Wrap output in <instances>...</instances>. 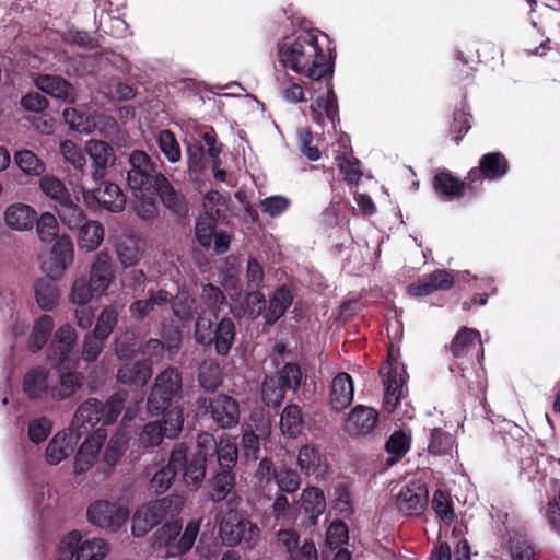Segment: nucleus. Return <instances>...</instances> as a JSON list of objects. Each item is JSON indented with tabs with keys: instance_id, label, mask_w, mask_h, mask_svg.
<instances>
[{
	"instance_id": "nucleus-45",
	"label": "nucleus",
	"mask_w": 560,
	"mask_h": 560,
	"mask_svg": "<svg viewBox=\"0 0 560 560\" xmlns=\"http://www.w3.org/2000/svg\"><path fill=\"white\" fill-rule=\"evenodd\" d=\"M40 190L58 205L67 202L71 194L66 185L55 175H45L39 180Z\"/></svg>"
},
{
	"instance_id": "nucleus-62",
	"label": "nucleus",
	"mask_w": 560,
	"mask_h": 560,
	"mask_svg": "<svg viewBox=\"0 0 560 560\" xmlns=\"http://www.w3.org/2000/svg\"><path fill=\"white\" fill-rule=\"evenodd\" d=\"M199 383L208 390H215L221 384V369L217 363H203L199 370Z\"/></svg>"
},
{
	"instance_id": "nucleus-27",
	"label": "nucleus",
	"mask_w": 560,
	"mask_h": 560,
	"mask_svg": "<svg viewBox=\"0 0 560 560\" xmlns=\"http://www.w3.org/2000/svg\"><path fill=\"white\" fill-rule=\"evenodd\" d=\"M184 463V453L180 448H173L168 463L159 469L150 480V488L156 493L165 492L172 485L179 465Z\"/></svg>"
},
{
	"instance_id": "nucleus-49",
	"label": "nucleus",
	"mask_w": 560,
	"mask_h": 560,
	"mask_svg": "<svg viewBox=\"0 0 560 560\" xmlns=\"http://www.w3.org/2000/svg\"><path fill=\"white\" fill-rule=\"evenodd\" d=\"M36 231L38 237L44 243H50L57 240L59 235V224L55 214L44 212L36 219Z\"/></svg>"
},
{
	"instance_id": "nucleus-15",
	"label": "nucleus",
	"mask_w": 560,
	"mask_h": 560,
	"mask_svg": "<svg viewBox=\"0 0 560 560\" xmlns=\"http://www.w3.org/2000/svg\"><path fill=\"white\" fill-rule=\"evenodd\" d=\"M429 501L427 485L421 480H411L397 494V506L407 515L421 514Z\"/></svg>"
},
{
	"instance_id": "nucleus-20",
	"label": "nucleus",
	"mask_w": 560,
	"mask_h": 560,
	"mask_svg": "<svg viewBox=\"0 0 560 560\" xmlns=\"http://www.w3.org/2000/svg\"><path fill=\"white\" fill-rule=\"evenodd\" d=\"M82 432H73L71 429L69 432L61 431L54 435L49 441L46 452L45 459L49 465H58L70 456L73 452L77 440L81 436Z\"/></svg>"
},
{
	"instance_id": "nucleus-26",
	"label": "nucleus",
	"mask_w": 560,
	"mask_h": 560,
	"mask_svg": "<svg viewBox=\"0 0 560 560\" xmlns=\"http://www.w3.org/2000/svg\"><path fill=\"white\" fill-rule=\"evenodd\" d=\"M380 373L384 377L385 397L384 407L388 412L394 411L404 394V376L397 369L388 365L381 368Z\"/></svg>"
},
{
	"instance_id": "nucleus-51",
	"label": "nucleus",
	"mask_w": 560,
	"mask_h": 560,
	"mask_svg": "<svg viewBox=\"0 0 560 560\" xmlns=\"http://www.w3.org/2000/svg\"><path fill=\"white\" fill-rule=\"evenodd\" d=\"M292 303V295L290 291L285 288H280L277 290L273 294V296L270 300L269 308L267 313V320L269 323L277 322L280 317L283 316L287 308Z\"/></svg>"
},
{
	"instance_id": "nucleus-52",
	"label": "nucleus",
	"mask_w": 560,
	"mask_h": 560,
	"mask_svg": "<svg viewBox=\"0 0 560 560\" xmlns=\"http://www.w3.org/2000/svg\"><path fill=\"white\" fill-rule=\"evenodd\" d=\"M466 186L468 185L448 173H440L434 177L435 189L450 198L462 196Z\"/></svg>"
},
{
	"instance_id": "nucleus-54",
	"label": "nucleus",
	"mask_w": 560,
	"mask_h": 560,
	"mask_svg": "<svg viewBox=\"0 0 560 560\" xmlns=\"http://www.w3.org/2000/svg\"><path fill=\"white\" fill-rule=\"evenodd\" d=\"M118 310L114 306H106L97 317L93 334L106 339L114 330L118 322Z\"/></svg>"
},
{
	"instance_id": "nucleus-23",
	"label": "nucleus",
	"mask_w": 560,
	"mask_h": 560,
	"mask_svg": "<svg viewBox=\"0 0 560 560\" xmlns=\"http://www.w3.org/2000/svg\"><path fill=\"white\" fill-rule=\"evenodd\" d=\"M174 448H180L184 453V463L179 465L184 485L190 490H198L206 476V462L201 456L187 453L184 444H177Z\"/></svg>"
},
{
	"instance_id": "nucleus-19",
	"label": "nucleus",
	"mask_w": 560,
	"mask_h": 560,
	"mask_svg": "<svg viewBox=\"0 0 560 560\" xmlns=\"http://www.w3.org/2000/svg\"><path fill=\"white\" fill-rule=\"evenodd\" d=\"M454 284L452 273L445 269H438L432 273L422 277L408 288V294L411 296H425L439 290H448Z\"/></svg>"
},
{
	"instance_id": "nucleus-57",
	"label": "nucleus",
	"mask_w": 560,
	"mask_h": 560,
	"mask_svg": "<svg viewBox=\"0 0 560 560\" xmlns=\"http://www.w3.org/2000/svg\"><path fill=\"white\" fill-rule=\"evenodd\" d=\"M233 480L234 477L231 470L222 469L217 474L210 491V499L214 502L224 500L233 487Z\"/></svg>"
},
{
	"instance_id": "nucleus-9",
	"label": "nucleus",
	"mask_w": 560,
	"mask_h": 560,
	"mask_svg": "<svg viewBox=\"0 0 560 560\" xmlns=\"http://www.w3.org/2000/svg\"><path fill=\"white\" fill-rule=\"evenodd\" d=\"M183 412L179 409L167 411L163 420L148 422L139 432L138 442L143 447L159 446L164 438L175 439L182 431Z\"/></svg>"
},
{
	"instance_id": "nucleus-37",
	"label": "nucleus",
	"mask_w": 560,
	"mask_h": 560,
	"mask_svg": "<svg viewBox=\"0 0 560 560\" xmlns=\"http://www.w3.org/2000/svg\"><path fill=\"white\" fill-rule=\"evenodd\" d=\"M301 505L308 515L311 525L317 524V518L326 510L324 492L316 487H307L301 493Z\"/></svg>"
},
{
	"instance_id": "nucleus-63",
	"label": "nucleus",
	"mask_w": 560,
	"mask_h": 560,
	"mask_svg": "<svg viewBox=\"0 0 560 560\" xmlns=\"http://www.w3.org/2000/svg\"><path fill=\"white\" fill-rule=\"evenodd\" d=\"M63 119L69 127L78 132L89 133L92 131L93 124L88 117L79 113L75 108H66L62 113Z\"/></svg>"
},
{
	"instance_id": "nucleus-53",
	"label": "nucleus",
	"mask_w": 560,
	"mask_h": 560,
	"mask_svg": "<svg viewBox=\"0 0 560 560\" xmlns=\"http://www.w3.org/2000/svg\"><path fill=\"white\" fill-rule=\"evenodd\" d=\"M158 144L170 163H177L182 158L180 145L175 135L170 130H162L158 135Z\"/></svg>"
},
{
	"instance_id": "nucleus-40",
	"label": "nucleus",
	"mask_w": 560,
	"mask_h": 560,
	"mask_svg": "<svg viewBox=\"0 0 560 560\" xmlns=\"http://www.w3.org/2000/svg\"><path fill=\"white\" fill-rule=\"evenodd\" d=\"M35 299L42 310L50 311L59 304L60 291L51 279H39L35 283Z\"/></svg>"
},
{
	"instance_id": "nucleus-44",
	"label": "nucleus",
	"mask_w": 560,
	"mask_h": 560,
	"mask_svg": "<svg viewBox=\"0 0 560 560\" xmlns=\"http://www.w3.org/2000/svg\"><path fill=\"white\" fill-rule=\"evenodd\" d=\"M58 206V217L68 229L78 230L86 221L84 211L73 201L72 197Z\"/></svg>"
},
{
	"instance_id": "nucleus-50",
	"label": "nucleus",
	"mask_w": 560,
	"mask_h": 560,
	"mask_svg": "<svg viewBox=\"0 0 560 560\" xmlns=\"http://www.w3.org/2000/svg\"><path fill=\"white\" fill-rule=\"evenodd\" d=\"M94 298H96V292L84 277L77 278L72 282L68 296L70 303L83 306L89 304Z\"/></svg>"
},
{
	"instance_id": "nucleus-32",
	"label": "nucleus",
	"mask_w": 560,
	"mask_h": 560,
	"mask_svg": "<svg viewBox=\"0 0 560 560\" xmlns=\"http://www.w3.org/2000/svg\"><path fill=\"white\" fill-rule=\"evenodd\" d=\"M310 110L314 121L319 125L324 124L325 117L331 122L335 121L338 116V104L332 85L329 82H326L325 94L316 98L315 103L310 106Z\"/></svg>"
},
{
	"instance_id": "nucleus-30",
	"label": "nucleus",
	"mask_w": 560,
	"mask_h": 560,
	"mask_svg": "<svg viewBox=\"0 0 560 560\" xmlns=\"http://www.w3.org/2000/svg\"><path fill=\"white\" fill-rule=\"evenodd\" d=\"M105 230L101 222L86 220L79 229L77 235L78 248L84 253L95 252L104 241Z\"/></svg>"
},
{
	"instance_id": "nucleus-60",
	"label": "nucleus",
	"mask_w": 560,
	"mask_h": 560,
	"mask_svg": "<svg viewBox=\"0 0 560 560\" xmlns=\"http://www.w3.org/2000/svg\"><path fill=\"white\" fill-rule=\"evenodd\" d=\"M432 508L445 524H451L454 521V510L450 500V495L446 492L442 490H436L434 492L432 499Z\"/></svg>"
},
{
	"instance_id": "nucleus-8",
	"label": "nucleus",
	"mask_w": 560,
	"mask_h": 560,
	"mask_svg": "<svg viewBox=\"0 0 560 560\" xmlns=\"http://www.w3.org/2000/svg\"><path fill=\"white\" fill-rule=\"evenodd\" d=\"M127 506L108 500H97L90 504L86 517L90 524L108 533L118 532L129 520Z\"/></svg>"
},
{
	"instance_id": "nucleus-17",
	"label": "nucleus",
	"mask_w": 560,
	"mask_h": 560,
	"mask_svg": "<svg viewBox=\"0 0 560 560\" xmlns=\"http://www.w3.org/2000/svg\"><path fill=\"white\" fill-rule=\"evenodd\" d=\"M114 280L112 258L107 252L102 250L96 254L90 268L89 282L96 292V299L106 294Z\"/></svg>"
},
{
	"instance_id": "nucleus-39",
	"label": "nucleus",
	"mask_w": 560,
	"mask_h": 560,
	"mask_svg": "<svg viewBox=\"0 0 560 560\" xmlns=\"http://www.w3.org/2000/svg\"><path fill=\"white\" fill-rule=\"evenodd\" d=\"M75 548L77 560H103L110 550L108 542L103 538L81 539Z\"/></svg>"
},
{
	"instance_id": "nucleus-2",
	"label": "nucleus",
	"mask_w": 560,
	"mask_h": 560,
	"mask_svg": "<svg viewBox=\"0 0 560 560\" xmlns=\"http://www.w3.org/2000/svg\"><path fill=\"white\" fill-rule=\"evenodd\" d=\"M201 301L208 310H203L197 318L195 338L201 345H214L217 353L225 355L235 339V326L232 319L222 318L215 323L220 306L225 304V296L218 287L206 284L202 288Z\"/></svg>"
},
{
	"instance_id": "nucleus-56",
	"label": "nucleus",
	"mask_w": 560,
	"mask_h": 560,
	"mask_svg": "<svg viewBox=\"0 0 560 560\" xmlns=\"http://www.w3.org/2000/svg\"><path fill=\"white\" fill-rule=\"evenodd\" d=\"M409 447L410 439L405 432L397 431L393 433L386 443V450L392 455V457L388 458V464L392 465L396 463L408 452Z\"/></svg>"
},
{
	"instance_id": "nucleus-34",
	"label": "nucleus",
	"mask_w": 560,
	"mask_h": 560,
	"mask_svg": "<svg viewBox=\"0 0 560 560\" xmlns=\"http://www.w3.org/2000/svg\"><path fill=\"white\" fill-rule=\"evenodd\" d=\"M51 387L48 382V371L44 368L32 369L24 376L23 389L31 399L50 396Z\"/></svg>"
},
{
	"instance_id": "nucleus-25",
	"label": "nucleus",
	"mask_w": 560,
	"mask_h": 560,
	"mask_svg": "<svg viewBox=\"0 0 560 560\" xmlns=\"http://www.w3.org/2000/svg\"><path fill=\"white\" fill-rule=\"evenodd\" d=\"M296 464L302 474L314 476L316 479L324 478L328 472L326 459L318 448L311 444H305L299 450Z\"/></svg>"
},
{
	"instance_id": "nucleus-59",
	"label": "nucleus",
	"mask_w": 560,
	"mask_h": 560,
	"mask_svg": "<svg viewBox=\"0 0 560 560\" xmlns=\"http://www.w3.org/2000/svg\"><path fill=\"white\" fill-rule=\"evenodd\" d=\"M273 476L280 490L284 492L293 493L301 486L300 477L292 468L281 466L273 471Z\"/></svg>"
},
{
	"instance_id": "nucleus-42",
	"label": "nucleus",
	"mask_w": 560,
	"mask_h": 560,
	"mask_svg": "<svg viewBox=\"0 0 560 560\" xmlns=\"http://www.w3.org/2000/svg\"><path fill=\"white\" fill-rule=\"evenodd\" d=\"M301 409L296 405L287 406L280 417V430L288 438H296L303 430Z\"/></svg>"
},
{
	"instance_id": "nucleus-29",
	"label": "nucleus",
	"mask_w": 560,
	"mask_h": 560,
	"mask_svg": "<svg viewBox=\"0 0 560 560\" xmlns=\"http://www.w3.org/2000/svg\"><path fill=\"white\" fill-rule=\"evenodd\" d=\"M353 400V381L348 373L337 374L332 382L329 394V401L336 411L349 407Z\"/></svg>"
},
{
	"instance_id": "nucleus-10",
	"label": "nucleus",
	"mask_w": 560,
	"mask_h": 560,
	"mask_svg": "<svg viewBox=\"0 0 560 560\" xmlns=\"http://www.w3.org/2000/svg\"><path fill=\"white\" fill-rule=\"evenodd\" d=\"M74 246L69 235H60L50 248L48 256L42 261V271L51 280H59L72 265Z\"/></svg>"
},
{
	"instance_id": "nucleus-22",
	"label": "nucleus",
	"mask_w": 560,
	"mask_h": 560,
	"mask_svg": "<svg viewBox=\"0 0 560 560\" xmlns=\"http://www.w3.org/2000/svg\"><path fill=\"white\" fill-rule=\"evenodd\" d=\"M85 152L93 162V178L100 180L105 175V170L112 167L115 163L114 149L105 141L89 140L84 147Z\"/></svg>"
},
{
	"instance_id": "nucleus-46",
	"label": "nucleus",
	"mask_w": 560,
	"mask_h": 560,
	"mask_svg": "<svg viewBox=\"0 0 560 560\" xmlns=\"http://www.w3.org/2000/svg\"><path fill=\"white\" fill-rule=\"evenodd\" d=\"M218 455V463L221 469L231 470L238 458L237 443L232 436H223L218 442V448L215 451Z\"/></svg>"
},
{
	"instance_id": "nucleus-48",
	"label": "nucleus",
	"mask_w": 560,
	"mask_h": 560,
	"mask_svg": "<svg viewBox=\"0 0 560 560\" xmlns=\"http://www.w3.org/2000/svg\"><path fill=\"white\" fill-rule=\"evenodd\" d=\"M14 161L20 170L28 175L39 176L46 170L44 162L30 150L18 151L14 154Z\"/></svg>"
},
{
	"instance_id": "nucleus-61",
	"label": "nucleus",
	"mask_w": 560,
	"mask_h": 560,
	"mask_svg": "<svg viewBox=\"0 0 560 560\" xmlns=\"http://www.w3.org/2000/svg\"><path fill=\"white\" fill-rule=\"evenodd\" d=\"M127 440V433L124 431H118L110 438L104 453V459L108 465L113 466L119 460L124 454Z\"/></svg>"
},
{
	"instance_id": "nucleus-41",
	"label": "nucleus",
	"mask_w": 560,
	"mask_h": 560,
	"mask_svg": "<svg viewBox=\"0 0 560 560\" xmlns=\"http://www.w3.org/2000/svg\"><path fill=\"white\" fill-rule=\"evenodd\" d=\"M116 255L125 268L136 265L141 258L140 241L133 236L121 237L116 246Z\"/></svg>"
},
{
	"instance_id": "nucleus-3",
	"label": "nucleus",
	"mask_w": 560,
	"mask_h": 560,
	"mask_svg": "<svg viewBox=\"0 0 560 560\" xmlns=\"http://www.w3.org/2000/svg\"><path fill=\"white\" fill-rule=\"evenodd\" d=\"M199 529L200 521L188 523L183 533L178 523H167L151 536V547L163 559L183 556L191 549Z\"/></svg>"
},
{
	"instance_id": "nucleus-43",
	"label": "nucleus",
	"mask_w": 560,
	"mask_h": 560,
	"mask_svg": "<svg viewBox=\"0 0 560 560\" xmlns=\"http://www.w3.org/2000/svg\"><path fill=\"white\" fill-rule=\"evenodd\" d=\"M480 343L479 331L472 328H463L453 338L450 349L454 357L463 358L468 354L469 350Z\"/></svg>"
},
{
	"instance_id": "nucleus-36",
	"label": "nucleus",
	"mask_w": 560,
	"mask_h": 560,
	"mask_svg": "<svg viewBox=\"0 0 560 560\" xmlns=\"http://www.w3.org/2000/svg\"><path fill=\"white\" fill-rule=\"evenodd\" d=\"M101 421L103 422L102 402L92 398L84 401L77 409L70 429L77 433L81 432V427H84L85 424L94 427Z\"/></svg>"
},
{
	"instance_id": "nucleus-18",
	"label": "nucleus",
	"mask_w": 560,
	"mask_h": 560,
	"mask_svg": "<svg viewBox=\"0 0 560 560\" xmlns=\"http://www.w3.org/2000/svg\"><path fill=\"white\" fill-rule=\"evenodd\" d=\"M106 438V431L97 429L81 444L74 457L77 474L85 472L94 465Z\"/></svg>"
},
{
	"instance_id": "nucleus-12",
	"label": "nucleus",
	"mask_w": 560,
	"mask_h": 560,
	"mask_svg": "<svg viewBox=\"0 0 560 560\" xmlns=\"http://www.w3.org/2000/svg\"><path fill=\"white\" fill-rule=\"evenodd\" d=\"M198 408L211 409L213 421L223 429L235 427L240 422V407L237 401L226 395H220L212 401L202 397L197 400Z\"/></svg>"
},
{
	"instance_id": "nucleus-6",
	"label": "nucleus",
	"mask_w": 560,
	"mask_h": 560,
	"mask_svg": "<svg viewBox=\"0 0 560 560\" xmlns=\"http://www.w3.org/2000/svg\"><path fill=\"white\" fill-rule=\"evenodd\" d=\"M219 535L225 546L243 545L247 549H253L260 539V529L231 509L219 520Z\"/></svg>"
},
{
	"instance_id": "nucleus-11",
	"label": "nucleus",
	"mask_w": 560,
	"mask_h": 560,
	"mask_svg": "<svg viewBox=\"0 0 560 560\" xmlns=\"http://www.w3.org/2000/svg\"><path fill=\"white\" fill-rule=\"evenodd\" d=\"M77 339L78 336L74 328L68 323L62 324L56 330L48 348V360L54 368H74L75 360L72 358V350Z\"/></svg>"
},
{
	"instance_id": "nucleus-31",
	"label": "nucleus",
	"mask_w": 560,
	"mask_h": 560,
	"mask_svg": "<svg viewBox=\"0 0 560 560\" xmlns=\"http://www.w3.org/2000/svg\"><path fill=\"white\" fill-rule=\"evenodd\" d=\"M152 376V365L148 360L126 364L117 372V381L125 385L142 388Z\"/></svg>"
},
{
	"instance_id": "nucleus-33",
	"label": "nucleus",
	"mask_w": 560,
	"mask_h": 560,
	"mask_svg": "<svg viewBox=\"0 0 560 560\" xmlns=\"http://www.w3.org/2000/svg\"><path fill=\"white\" fill-rule=\"evenodd\" d=\"M56 369H59V383L51 387L50 397L58 400L69 398L82 386L83 375L70 371L71 368L57 366Z\"/></svg>"
},
{
	"instance_id": "nucleus-1",
	"label": "nucleus",
	"mask_w": 560,
	"mask_h": 560,
	"mask_svg": "<svg viewBox=\"0 0 560 560\" xmlns=\"http://www.w3.org/2000/svg\"><path fill=\"white\" fill-rule=\"evenodd\" d=\"M326 35L319 30H300L283 38L278 46L280 63L313 81L325 80L332 73V62L325 48Z\"/></svg>"
},
{
	"instance_id": "nucleus-4",
	"label": "nucleus",
	"mask_w": 560,
	"mask_h": 560,
	"mask_svg": "<svg viewBox=\"0 0 560 560\" xmlns=\"http://www.w3.org/2000/svg\"><path fill=\"white\" fill-rule=\"evenodd\" d=\"M184 505L182 497H165L138 508L131 520V533L135 537H144L159 525L167 514H177Z\"/></svg>"
},
{
	"instance_id": "nucleus-55",
	"label": "nucleus",
	"mask_w": 560,
	"mask_h": 560,
	"mask_svg": "<svg viewBox=\"0 0 560 560\" xmlns=\"http://www.w3.org/2000/svg\"><path fill=\"white\" fill-rule=\"evenodd\" d=\"M455 441L452 434L442 429H433L428 451L432 455L442 456L448 454L454 447Z\"/></svg>"
},
{
	"instance_id": "nucleus-13",
	"label": "nucleus",
	"mask_w": 560,
	"mask_h": 560,
	"mask_svg": "<svg viewBox=\"0 0 560 560\" xmlns=\"http://www.w3.org/2000/svg\"><path fill=\"white\" fill-rule=\"evenodd\" d=\"M215 228L217 221L199 217L195 224V237L201 247L212 248L217 255H221L229 250L231 236L223 231H217Z\"/></svg>"
},
{
	"instance_id": "nucleus-14",
	"label": "nucleus",
	"mask_w": 560,
	"mask_h": 560,
	"mask_svg": "<svg viewBox=\"0 0 560 560\" xmlns=\"http://www.w3.org/2000/svg\"><path fill=\"white\" fill-rule=\"evenodd\" d=\"M510 168L508 159L501 152H490L480 158L479 166L470 170L467 177L469 188L475 187V182L486 178L497 180L508 174Z\"/></svg>"
},
{
	"instance_id": "nucleus-38",
	"label": "nucleus",
	"mask_w": 560,
	"mask_h": 560,
	"mask_svg": "<svg viewBox=\"0 0 560 560\" xmlns=\"http://www.w3.org/2000/svg\"><path fill=\"white\" fill-rule=\"evenodd\" d=\"M55 327L54 318L50 315L44 314L39 316L33 325L32 332L28 339V348L33 352L39 351L48 341L51 331Z\"/></svg>"
},
{
	"instance_id": "nucleus-35",
	"label": "nucleus",
	"mask_w": 560,
	"mask_h": 560,
	"mask_svg": "<svg viewBox=\"0 0 560 560\" xmlns=\"http://www.w3.org/2000/svg\"><path fill=\"white\" fill-rule=\"evenodd\" d=\"M152 195H159L162 203L172 212L183 214L186 212L185 198L173 187L170 180L163 176L153 188Z\"/></svg>"
},
{
	"instance_id": "nucleus-28",
	"label": "nucleus",
	"mask_w": 560,
	"mask_h": 560,
	"mask_svg": "<svg viewBox=\"0 0 560 560\" xmlns=\"http://www.w3.org/2000/svg\"><path fill=\"white\" fill-rule=\"evenodd\" d=\"M3 218L8 228L15 231H28L37 219V212L26 203L15 202L5 208Z\"/></svg>"
},
{
	"instance_id": "nucleus-7",
	"label": "nucleus",
	"mask_w": 560,
	"mask_h": 560,
	"mask_svg": "<svg viewBox=\"0 0 560 560\" xmlns=\"http://www.w3.org/2000/svg\"><path fill=\"white\" fill-rule=\"evenodd\" d=\"M182 389V375L175 368H167L160 372L151 387L147 400L148 411L152 415L164 412L171 401Z\"/></svg>"
},
{
	"instance_id": "nucleus-47",
	"label": "nucleus",
	"mask_w": 560,
	"mask_h": 560,
	"mask_svg": "<svg viewBox=\"0 0 560 560\" xmlns=\"http://www.w3.org/2000/svg\"><path fill=\"white\" fill-rule=\"evenodd\" d=\"M203 209L202 218H211L213 221H218L226 215V200L219 191H209L203 198Z\"/></svg>"
},
{
	"instance_id": "nucleus-24",
	"label": "nucleus",
	"mask_w": 560,
	"mask_h": 560,
	"mask_svg": "<svg viewBox=\"0 0 560 560\" xmlns=\"http://www.w3.org/2000/svg\"><path fill=\"white\" fill-rule=\"evenodd\" d=\"M377 419L375 409L358 405L349 413L345 429L351 435H366L375 428Z\"/></svg>"
},
{
	"instance_id": "nucleus-64",
	"label": "nucleus",
	"mask_w": 560,
	"mask_h": 560,
	"mask_svg": "<svg viewBox=\"0 0 560 560\" xmlns=\"http://www.w3.org/2000/svg\"><path fill=\"white\" fill-rule=\"evenodd\" d=\"M510 553L512 560H533L534 550L522 535H514L510 539Z\"/></svg>"
},
{
	"instance_id": "nucleus-16",
	"label": "nucleus",
	"mask_w": 560,
	"mask_h": 560,
	"mask_svg": "<svg viewBox=\"0 0 560 560\" xmlns=\"http://www.w3.org/2000/svg\"><path fill=\"white\" fill-rule=\"evenodd\" d=\"M83 198L89 206L97 203L110 212H120L126 207V197L121 188L114 183H104L95 190H82Z\"/></svg>"
},
{
	"instance_id": "nucleus-58",
	"label": "nucleus",
	"mask_w": 560,
	"mask_h": 560,
	"mask_svg": "<svg viewBox=\"0 0 560 560\" xmlns=\"http://www.w3.org/2000/svg\"><path fill=\"white\" fill-rule=\"evenodd\" d=\"M285 388L275 376L267 377L262 383L261 395L268 406L278 407L284 398Z\"/></svg>"
},
{
	"instance_id": "nucleus-21",
	"label": "nucleus",
	"mask_w": 560,
	"mask_h": 560,
	"mask_svg": "<svg viewBox=\"0 0 560 560\" xmlns=\"http://www.w3.org/2000/svg\"><path fill=\"white\" fill-rule=\"evenodd\" d=\"M35 86L51 97L67 103L75 101V89L73 85L60 75L39 74L34 78Z\"/></svg>"
},
{
	"instance_id": "nucleus-5",
	"label": "nucleus",
	"mask_w": 560,
	"mask_h": 560,
	"mask_svg": "<svg viewBox=\"0 0 560 560\" xmlns=\"http://www.w3.org/2000/svg\"><path fill=\"white\" fill-rule=\"evenodd\" d=\"M127 184L135 197L152 195L153 188L164 176L156 170L149 154L142 150H133L128 158Z\"/></svg>"
}]
</instances>
